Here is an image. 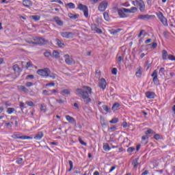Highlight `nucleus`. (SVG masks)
Masks as SVG:
<instances>
[{
    "instance_id": "nucleus-1",
    "label": "nucleus",
    "mask_w": 175,
    "mask_h": 175,
    "mask_svg": "<svg viewBox=\"0 0 175 175\" xmlns=\"http://www.w3.org/2000/svg\"><path fill=\"white\" fill-rule=\"evenodd\" d=\"M81 88H78L76 90V94L83 99L85 103H90L91 102V98H90V94H92V89L90 86H83Z\"/></svg>"
},
{
    "instance_id": "nucleus-2",
    "label": "nucleus",
    "mask_w": 175,
    "mask_h": 175,
    "mask_svg": "<svg viewBox=\"0 0 175 175\" xmlns=\"http://www.w3.org/2000/svg\"><path fill=\"white\" fill-rule=\"evenodd\" d=\"M26 42L29 44H47L49 43V41L44 38L33 36L28 38Z\"/></svg>"
},
{
    "instance_id": "nucleus-3",
    "label": "nucleus",
    "mask_w": 175,
    "mask_h": 175,
    "mask_svg": "<svg viewBox=\"0 0 175 175\" xmlns=\"http://www.w3.org/2000/svg\"><path fill=\"white\" fill-rule=\"evenodd\" d=\"M51 71L50 69L45 68L44 69H40L37 71L38 75L42 77H49Z\"/></svg>"
},
{
    "instance_id": "nucleus-4",
    "label": "nucleus",
    "mask_w": 175,
    "mask_h": 175,
    "mask_svg": "<svg viewBox=\"0 0 175 175\" xmlns=\"http://www.w3.org/2000/svg\"><path fill=\"white\" fill-rule=\"evenodd\" d=\"M133 5L134 6H139L140 12H144L146 10V5L143 0H135V1L133 2Z\"/></svg>"
},
{
    "instance_id": "nucleus-5",
    "label": "nucleus",
    "mask_w": 175,
    "mask_h": 175,
    "mask_svg": "<svg viewBox=\"0 0 175 175\" xmlns=\"http://www.w3.org/2000/svg\"><path fill=\"white\" fill-rule=\"evenodd\" d=\"M157 16L160 20L161 23L164 25V27H167L169 24L167 23V19L163 16V14L161 12L157 14Z\"/></svg>"
},
{
    "instance_id": "nucleus-6",
    "label": "nucleus",
    "mask_w": 175,
    "mask_h": 175,
    "mask_svg": "<svg viewBox=\"0 0 175 175\" xmlns=\"http://www.w3.org/2000/svg\"><path fill=\"white\" fill-rule=\"evenodd\" d=\"M77 9L81 12H83L85 17H88V7H87V5L79 3L78 4Z\"/></svg>"
},
{
    "instance_id": "nucleus-7",
    "label": "nucleus",
    "mask_w": 175,
    "mask_h": 175,
    "mask_svg": "<svg viewBox=\"0 0 175 175\" xmlns=\"http://www.w3.org/2000/svg\"><path fill=\"white\" fill-rule=\"evenodd\" d=\"M12 137H13V139H21V140H32V139H33V137L31 136H27V135L20 136L19 134H14L12 135Z\"/></svg>"
},
{
    "instance_id": "nucleus-8",
    "label": "nucleus",
    "mask_w": 175,
    "mask_h": 175,
    "mask_svg": "<svg viewBox=\"0 0 175 175\" xmlns=\"http://www.w3.org/2000/svg\"><path fill=\"white\" fill-rule=\"evenodd\" d=\"M126 8H124L118 9V14L121 18H126V17H128V15L125 14V13H128V11H126Z\"/></svg>"
},
{
    "instance_id": "nucleus-9",
    "label": "nucleus",
    "mask_w": 175,
    "mask_h": 175,
    "mask_svg": "<svg viewBox=\"0 0 175 175\" xmlns=\"http://www.w3.org/2000/svg\"><path fill=\"white\" fill-rule=\"evenodd\" d=\"M107 6H109L107 1H103L98 5V10L99 12H105L107 9Z\"/></svg>"
},
{
    "instance_id": "nucleus-10",
    "label": "nucleus",
    "mask_w": 175,
    "mask_h": 175,
    "mask_svg": "<svg viewBox=\"0 0 175 175\" xmlns=\"http://www.w3.org/2000/svg\"><path fill=\"white\" fill-rule=\"evenodd\" d=\"M64 58L65 59L66 64L67 65H72V64H75V61L73 60V58H72L69 55H64Z\"/></svg>"
},
{
    "instance_id": "nucleus-11",
    "label": "nucleus",
    "mask_w": 175,
    "mask_h": 175,
    "mask_svg": "<svg viewBox=\"0 0 175 175\" xmlns=\"http://www.w3.org/2000/svg\"><path fill=\"white\" fill-rule=\"evenodd\" d=\"M106 85H107V82H106V79H105L104 78L100 79L98 83V87L101 88V90L105 91V90H106Z\"/></svg>"
},
{
    "instance_id": "nucleus-12",
    "label": "nucleus",
    "mask_w": 175,
    "mask_h": 175,
    "mask_svg": "<svg viewBox=\"0 0 175 175\" xmlns=\"http://www.w3.org/2000/svg\"><path fill=\"white\" fill-rule=\"evenodd\" d=\"M152 77L153 78V83L158 85L159 80H158V70H154L152 74Z\"/></svg>"
},
{
    "instance_id": "nucleus-13",
    "label": "nucleus",
    "mask_w": 175,
    "mask_h": 175,
    "mask_svg": "<svg viewBox=\"0 0 175 175\" xmlns=\"http://www.w3.org/2000/svg\"><path fill=\"white\" fill-rule=\"evenodd\" d=\"M60 35L62 36V38H66V39L73 38V33L72 32H62Z\"/></svg>"
},
{
    "instance_id": "nucleus-14",
    "label": "nucleus",
    "mask_w": 175,
    "mask_h": 175,
    "mask_svg": "<svg viewBox=\"0 0 175 175\" xmlns=\"http://www.w3.org/2000/svg\"><path fill=\"white\" fill-rule=\"evenodd\" d=\"M66 120L68 121L70 124H72V125H76L77 122L75 120V118L69 115L66 116Z\"/></svg>"
},
{
    "instance_id": "nucleus-15",
    "label": "nucleus",
    "mask_w": 175,
    "mask_h": 175,
    "mask_svg": "<svg viewBox=\"0 0 175 175\" xmlns=\"http://www.w3.org/2000/svg\"><path fill=\"white\" fill-rule=\"evenodd\" d=\"M23 5L25 8L29 9L31 6H32V1H31V0H23Z\"/></svg>"
},
{
    "instance_id": "nucleus-16",
    "label": "nucleus",
    "mask_w": 175,
    "mask_h": 175,
    "mask_svg": "<svg viewBox=\"0 0 175 175\" xmlns=\"http://www.w3.org/2000/svg\"><path fill=\"white\" fill-rule=\"evenodd\" d=\"M152 18V15H148V14H145V15H139L138 18L139 20H150V18Z\"/></svg>"
},
{
    "instance_id": "nucleus-17",
    "label": "nucleus",
    "mask_w": 175,
    "mask_h": 175,
    "mask_svg": "<svg viewBox=\"0 0 175 175\" xmlns=\"http://www.w3.org/2000/svg\"><path fill=\"white\" fill-rule=\"evenodd\" d=\"M146 96L148 99H154L155 98V93L154 92H146Z\"/></svg>"
},
{
    "instance_id": "nucleus-18",
    "label": "nucleus",
    "mask_w": 175,
    "mask_h": 175,
    "mask_svg": "<svg viewBox=\"0 0 175 175\" xmlns=\"http://www.w3.org/2000/svg\"><path fill=\"white\" fill-rule=\"evenodd\" d=\"M54 21L59 27H62L64 25V22L61 19H59V17L58 16H55L54 18Z\"/></svg>"
},
{
    "instance_id": "nucleus-19",
    "label": "nucleus",
    "mask_w": 175,
    "mask_h": 175,
    "mask_svg": "<svg viewBox=\"0 0 175 175\" xmlns=\"http://www.w3.org/2000/svg\"><path fill=\"white\" fill-rule=\"evenodd\" d=\"M142 75H143V70L142 69V67H139L137 69V72H135V76L136 77H138L139 79H140Z\"/></svg>"
},
{
    "instance_id": "nucleus-20",
    "label": "nucleus",
    "mask_w": 175,
    "mask_h": 175,
    "mask_svg": "<svg viewBox=\"0 0 175 175\" xmlns=\"http://www.w3.org/2000/svg\"><path fill=\"white\" fill-rule=\"evenodd\" d=\"M169 57V55L167 54V51L166 50H163L162 51V59L163 61H166Z\"/></svg>"
},
{
    "instance_id": "nucleus-21",
    "label": "nucleus",
    "mask_w": 175,
    "mask_h": 175,
    "mask_svg": "<svg viewBox=\"0 0 175 175\" xmlns=\"http://www.w3.org/2000/svg\"><path fill=\"white\" fill-rule=\"evenodd\" d=\"M18 90L19 91H21L22 92H28V88H25L24 85H18L17 87Z\"/></svg>"
},
{
    "instance_id": "nucleus-22",
    "label": "nucleus",
    "mask_w": 175,
    "mask_h": 175,
    "mask_svg": "<svg viewBox=\"0 0 175 175\" xmlns=\"http://www.w3.org/2000/svg\"><path fill=\"white\" fill-rule=\"evenodd\" d=\"M103 148L104 151L109 152L110 150H111V148H110V146H109V144L104 143L103 146Z\"/></svg>"
},
{
    "instance_id": "nucleus-23",
    "label": "nucleus",
    "mask_w": 175,
    "mask_h": 175,
    "mask_svg": "<svg viewBox=\"0 0 175 175\" xmlns=\"http://www.w3.org/2000/svg\"><path fill=\"white\" fill-rule=\"evenodd\" d=\"M132 165L134 169H137V166H139V158L134 159L132 162Z\"/></svg>"
},
{
    "instance_id": "nucleus-24",
    "label": "nucleus",
    "mask_w": 175,
    "mask_h": 175,
    "mask_svg": "<svg viewBox=\"0 0 175 175\" xmlns=\"http://www.w3.org/2000/svg\"><path fill=\"white\" fill-rule=\"evenodd\" d=\"M137 11V8L136 7H131L130 9L126 8V12L127 13H135Z\"/></svg>"
},
{
    "instance_id": "nucleus-25",
    "label": "nucleus",
    "mask_w": 175,
    "mask_h": 175,
    "mask_svg": "<svg viewBox=\"0 0 175 175\" xmlns=\"http://www.w3.org/2000/svg\"><path fill=\"white\" fill-rule=\"evenodd\" d=\"M120 106H121V105H120V103H115L112 105L111 109H112L113 111H116L118 110V107H120Z\"/></svg>"
},
{
    "instance_id": "nucleus-26",
    "label": "nucleus",
    "mask_w": 175,
    "mask_h": 175,
    "mask_svg": "<svg viewBox=\"0 0 175 175\" xmlns=\"http://www.w3.org/2000/svg\"><path fill=\"white\" fill-rule=\"evenodd\" d=\"M56 44L59 47H64L65 46V44H64L59 39L56 38L55 39Z\"/></svg>"
},
{
    "instance_id": "nucleus-27",
    "label": "nucleus",
    "mask_w": 175,
    "mask_h": 175,
    "mask_svg": "<svg viewBox=\"0 0 175 175\" xmlns=\"http://www.w3.org/2000/svg\"><path fill=\"white\" fill-rule=\"evenodd\" d=\"M43 136H44L43 133L40 132L37 135H35L34 139L36 140H40L42 139V137H43Z\"/></svg>"
},
{
    "instance_id": "nucleus-28",
    "label": "nucleus",
    "mask_w": 175,
    "mask_h": 175,
    "mask_svg": "<svg viewBox=\"0 0 175 175\" xmlns=\"http://www.w3.org/2000/svg\"><path fill=\"white\" fill-rule=\"evenodd\" d=\"M13 69L14 70V72H16V73H20V72H21V68H20V67H18V65L15 64L13 66Z\"/></svg>"
},
{
    "instance_id": "nucleus-29",
    "label": "nucleus",
    "mask_w": 175,
    "mask_h": 175,
    "mask_svg": "<svg viewBox=\"0 0 175 175\" xmlns=\"http://www.w3.org/2000/svg\"><path fill=\"white\" fill-rule=\"evenodd\" d=\"M61 95H69L70 94V91L68 89L63 90L60 92Z\"/></svg>"
},
{
    "instance_id": "nucleus-30",
    "label": "nucleus",
    "mask_w": 175,
    "mask_h": 175,
    "mask_svg": "<svg viewBox=\"0 0 175 175\" xmlns=\"http://www.w3.org/2000/svg\"><path fill=\"white\" fill-rule=\"evenodd\" d=\"M165 72H166V70H165V68H161L159 71V75L161 77L165 76Z\"/></svg>"
},
{
    "instance_id": "nucleus-31",
    "label": "nucleus",
    "mask_w": 175,
    "mask_h": 175,
    "mask_svg": "<svg viewBox=\"0 0 175 175\" xmlns=\"http://www.w3.org/2000/svg\"><path fill=\"white\" fill-rule=\"evenodd\" d=\"M66 6H68L69 9H75L76 8V5L73 3H68L66 4Z\"/></svg>"
},
{
    "instance_id": "nucleus-32",
    "label": "nucleus",
    "mask_w": 175,
    "mask_h": 175,
    "mask_svg": "<svg viewBox=\"0 0 175 175\" xmlns=\"http://www.w3.org/2000/svg\"><path fill=\"white\" fill-rule=\"evenodd\" d=\"M31 18L32 20H34V21H39V20H40V16L39 15H33L31 16Z\"/></svg>"
},
{
    "instance_id": "nucleus-33",
    "label": "nucleus",
    "mask_w": 175,
    "mask_h": 175,
    "mask_svg": "<svg viewBox=\"0 0 175 175\" xmlns=\"http://www.w3.org/2000/svg\"><path fill=\"white\" fill-rule=\"evenodd\" d=\"M53 57L55 58L56 59L59 58V53L58 51H53Z\"/></svg>"
},
{
    "instance_id": "nucleus-34",
    "label": "nucleus",
    "mask_w": 175,
    "mask_h": 175,
    "mask_svg": "<svg viewBox=\"0 0 175 175\" xmlns=\"http://www.w3.org/2000/svg\"><path fill=\"white\" fill-rule=\"evenodd\" d=\"M103 110L105 111H106V113H110V108H109V107H107V105H104L102 106Z\"/></svg>"
},
{
    "instance_id": "nucleus-35",
    "label": "nucleus",
    "mask_w": 175,
    "mask_h": 175,
    "mask_svg": "<svg viewBox=\"0 0 175 175\" xmlns=\"http://www.w3.org/2000/svg\"><path fill=\"white\" fill-rule=\"evenodd\" d=\"M118 32H121V29H113L111 31V35H117Z\"/></svg>"
},
{
    "instance_id": "nucleus-36",
    "label": "nucleus",
    "mask_w": 175,
    "mask_h": 175,
    "mask_svg": "<svg viewBox=\"0 0 175 175\" xmlns=\"http://www.w3.org/2000/svg\"><path fill=\"white\" fill-rule=\"evenodd\" d=\"M68 163H69V165H70V169H68L67 170V172H72V170L73 169V161L70 160L68 161Z\"/></svg>"
},
{
    "instance_id": "nucleus-37",
    "label": "nucleus",
    "mask_w": 175,
    "mask_h": 175,
    "mask_svg": "<svg viewBox=\"0 0 175 175\" xmlns=\"http://www.w3.org/2000/svg\"><path fill=\"white\" fill-rule=\"evenodd\" d=\"M7 113L8 114H12V113H14V108H8Z\"/></svg>"
},
{
    "instance_id": "nucleus-38",
    "label": "nucleus",
    "mask_w": 175,
    "mask_h": 175,
    "mask_svg": "<svg viewBox=\"0 0 175 175\" xmlns=\"http://www.w3.org/2000/svg\"><path fill=\"white\" fill-rule=\"evenodd\" d=\"M42 94H43V95H47V96L53 95V93H51V92H49V90H43Z\"/></svg>"
},
{
    "instance_id": "nucleus-39",
    "label": "nucleus",
    "mask_w": 175,
    "mask_h": 175,
    "mask_svg": "<svg viewBox=\"0 0 175 175\" xmlns=\"http://www.w3.org/2000/svg\"><path fill=\"white\" fill-rule=\"evenodd\" d=\"M109 122L110 124H117V122H118V118H113L111 120L109 121Z\"/></svg>"
},
{
    "instance_id": "nucleus-40",
    "label": "nucleus",
    "mask_w": 175,
    "mask_h": 175,
    "mask_svg": "<svg viewBox=\"0 0 175 175\" xmlns=\"http://www.w3.org/2000/svg\"><path fill=\"white\" fill-rule=\"evenodd\" d=\"M104 18L106 21H109V14L107 12H104L103 13Z\"/></svg>"
},
{
    "instance_id": "nucleus-41",
    "label": "nucleus",
    "mask_w": 175,
    "mask_h": 175,
    "mask_svg": "<svg viewBox=\"0 0 175 175\" xmlns=\"http://www.w3.org/2000/svg\"><path fill=\"white\" fill-rule=\"evenodd\" d=\"M70 18H72L73 20H76L79 17L77 14H70L69 15Z\"/></svg>"
},
{
    "instance_id": "nucleus-42",
    "label": "nucleus",
    "mask_w": 175,
    "mask_h": 175,
    "mask_svg": "<svg viewBox=\"0 0 175 175\" xmlns=\"http://www.w3.org/2000/svg\"><path fill=\"white\" fill-rule=\"evenodd\" d=\"M167 59L170 61H175V57L173 55H168Z\"/></svg>"
},
{
    "instance_id": "nucleus-43",
    "label": "nucleus",
    "mask_w": 175,
    "mask_h": 175,
    "mask_svg": "<svg viewBox=\"0 0 175 175\" xmlns=\"http://www.w3.org/2000/svg\"><path fill=\"white\" fill-rule=\"evenodd\" d=\"M26 105L30 106L31 107H33V106H35V104L32 101L26 102Z\"/></svg>"
},
{
    "instance_id": "nucleus-44",
    "label": "nucleus",
    "mask_w": 175,
    "mask_h": 175,
    "mask_svg": "<svg viewBox=\"0 0 175 175\" xmlns=\"http://www.w3.org/2000/svg\"><path fill=\"white\" fill-rule=\"evenodd\" d=\"M23 158H18L16 161V163H17L18 165H21V163H23Z\"/></svg>"
},
{
    "instance_id": "nucleus-45",
    "label": "nucleus",
    "mask_w": 175,
    "mask_h": 175,
    "mask_svg": "<svg viewBox=\"0 0 175 175\" xmlns=\"http://www.w3.org/2000/svg\"><path fill=\"white\" fill-rule=\"evenodd\" d=\"M49 77H51L54 80L55 79H57V75L55 73H51V74L49 73Z\"/></svg>"
},
{
    "instance_id": "nucleus-46",
    "label": "nucleus",
    "mask_w": 175,
    "mask_h": 175,
    "mask_svg": "<svg viewBox=\"0 0 175 175\" xmlns=\"http://www.w3.org/2000/svg\"><path fill=\"white\" fill-rule=\"evenodd\" d=\"M154 138L156 139V140H160V139H162V137H161V135L159 134H155L154 135Z\"/></svg>"
},
{
    "instance_id": "nucleus-47",
    "label": "nucleus",
    "mask_w": 175,
    "mask_h": 175,
    "mask_svg": "<svg viewBox=\"0 0 175 175\" xmlns=\"http://www.w3.org/2000/svg\"><path fill=\"white\" fill-rule=\"evenodd\" d=\"M133 151H135V147H130L127 149V152L129 153L133 152Z\"/></svg>"
},
{
    "instance_id": "nucleus-48",
    "label": "nucleus",
    "mask_w": 175,
    "mask_h": 175,
    "mask_svg": "<svg viewBox=\"0 0 175 175\" xmlns=\"http://www.w3.org/2000/svg\"><path fill=\"white\" fill-rule=\"evenodd\" d=\"M79 142L82 146H87V143L84 142V141H83L81 137L79 138Z\"/></svg>"
},
{
    "instance_id": "nucleus-49",
    "label": "nucleus",
    "mask_w": 175,
    "mask_h": 175,
    "mask_svg": "<svg viewBox=\"0 0 175 175\" xmlns=\"http://www.w3.org/2000/svg\"><path fill=\"white\" fill-rule=\"evenodd\" d=\"M145 31L144 30H141L139 33L138 34V38H142V35L144 36H146V34H144Z\"/></svg>"
},
{
    "instance_id": "nucleus-50",
    "label": "nucleus",
    "mask_w": 175,
    "mask_h": 175,
    "mask_svg": "<svg viewBox=\"0 0 175 175\" xmlns=\"http://www.w3.org/2000/svg\"><path fill=\"white\" fill-rule=\"evenodd\" d=\"M51 2H56L57 3H59V5H64V2L61 0H53Z\"/></svg>"
},
{
    "instance_id": "nucleus-51",
    "label": "nucleus",
    "mask_w": 175,
    "mask_h": 175,
    "mask_svg": "<svg viewBox=\"0 0 175 175\" xmlns=\"http://www.w3.org/2000/svg\"><path fill=\"white\" fill-rule=\"evenodd\" d=\"M25 85H26V87H28V88L32 87L33 85V83H32V82H27L25 83Z\"/></svg>"
},
{
    "instance_id": "nucleus-52",
    "label": "nucleus",
    "mask_w": 175,
    "mask_h": 175,
    "mask_svg": "<svg viewBox=\"0 0 175 175\" xmlns=\"http://www.w3.org/2000/svg\"><path fill=\"white\" fill-rule=\"evenodd\" d=\"M122 61V56H118V65L121 64Z\"/></svg>"
},
{
    "instance_id": "nucleus-53",
    "label": "nucleus",
    "mask_w": 175,
    "mask_h": 175,
    "mask_svg": "<svg viewBox=\"0 0 175 175\" xmlns=\"http://www.w3.org/2000/svg\"><path fill=\"white\" fill-rule=\"evenodd\" d=\"M96 29H98V27L96 26V25H92V31H94V32H96Z\"/></svg>"
},
{
    "instance_id": "nucleus-54",
    "label": "nucleus",
    "mask_w": 175,
    "mask_h": 175,
    "mask_svg": "<svg viewBox=\"0 0 175 175\" xmlns=\"http://www.w3.org/2000/svg\"><path fill=\"white\" fill-rule=\"evenodd\" d=\"M116 130H117V127H116L115 126H113L109 129L110 132H114V131Z\"/></svg>"
},
{
    "instance_id": "nucleus-55",
    "label": "nucleus",
    "mask_w": 175,
    "mask_h": 175,
    "mask_svg": "<svg viewBox=\"0 0 175 175\" xmlns=\"http://www.w3.org/2000/svg\"><path fill=\"white\" fill-rule=\"evenodd\" d=\"M54 85H55V83H49L46 84V87H54Z\"/></svg>"
},
{
    "instance_id": "nucleus-56",
    "label": "nucleus",
    "mask_w": 175,
    "mask_h": 175,
    "mask_svg": "<svg viewBox=\"0 0 175 175\" xmlns=\"http://www.w3.org/2000/svg\"><path fill=\"white\" fill-rule=\"evenodd\" d=\"M111 73L112 75H117V68H113L111 70Z\"/></svg>"
},
{
    "instance_id": "nucleus-57",
    "label": "nucleus",
    "mask_w": 175,
    "mask_h": 175,
    "mask_svg": "<svg viewBox=\"0 0 175 175\" xmlns=\"http://www.w3.org/2000/svg\"><path fill=\"white\" fill-rule=\"evenodd\" d=\"M157 46H158V44L157 42H153L152 44V49H157Z\"/></svg>"
},
{
    "instance_id": "nucleus-58",
    "label": "nucleus",
    "mask_w": 175,
    "mask_h": 175,
    "mask_svg": "<svg viewBox=\"0 0 175 175\" xmlns=\"http://www.w3.org/2000/svg\"><path fill=\"white\" fill-rule=\"evenodd\" d=\"M13 122H8V123H5V126H10V128H12V126L13 125Z\"/></svg>"
},
{
    "instance_id": "nucleus-59",
    "label": "nucleus",
    "mask_w": 175,
    "mask_h": 175,
    "mask_svg": "<svg viewBox=\"0 0 175 175\" xmlns=\"http://www.w3.org/2000/svg\"><path fill=\"white\" fill-rule=\"evenodd\" d=\"M40 111L46 113V109H44V106L43 105H41L40 106Z\"/></svg>"
},
{
    "instance_id": "nucleus-60",
    "label": "nucleus",
    "mask_w": 175,
    "mask_h": 175,
    "mask_svg": "<svg viewBox=\"0 0 175 175\" xmlns=\"http://www.w3.org/2000/svg\"><path fill=\"white\" fill-rule=\"evenodd\" d=\"M151 133H152V130L151 129H148L146 133V135H151Z\"/></svg>"
},
{
    "instance_id": "nucleus-61",
    "label": "nucleus",
    "mask_w": 175,
    "mask_h": 175,
    "mask_svg": "<svg viewBox=\"0 0 175 175\" xmlns=\"http://www.w3.org/2000/svg\"><path fill=\"white\" fill-rule=\"evenodd\" d=\"M102 32H103L102 29H99L98 27H97V29H96V30L95 31L96 33H102Z\"/></svg>"
},
{
    "instance_id": "nucleus-62",
    "label": "nucleus",
    "mask_w": 175,
    "mask_h": 175,
    "mask_svg": "<svg viewBox=\"0 0 175 175\" xmlns=\"http://www.w3.org/2000/svg\"><path fill=\"white\" fill-rule=\"evenodd\" d=\"M116 167H117V166H116V165L111 167L108 173H111V172H113V170H115Z\"/></svg>"
},
{
    "instance_id": "nucleus-63",
    "label": "nucleus",
    "mask_w": 175,
    "mask_h": 175,
    "mask_svg": "<svg viewBox=\"0 0 175 175\" xmlns=\"http://www.w3.org/2000/svg\"><path fill=\"white\" fill-rule=\"evenodd\" d=\"M44 55L45 57H50V55H51V53L50 52H45V53H44Z\"/></svg>"
},
{
    "instance_id": "nucleus-64",
    "label": "nucleus",
    "mask_w": 175,
    "mask_h": 175,
    "mask_svg": "<svg viewBox=\"0 0 175 175\" xmlns=\"http://www.w3.org/2000/svg\"><path fill=\"white\" fill-rule=\"evenodd\" d=\"M28 79H34V77H33V75H27V77H26V80H28Z\"/></svg>"
}]
</instances>
